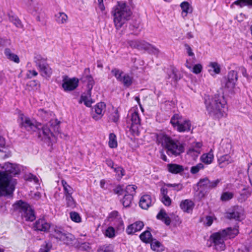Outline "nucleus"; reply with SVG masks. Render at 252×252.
Wrapping results in <instances>:
<instances>
[{"label":"nucleus","instance_id":"nucleus-34","mask_svg":"<svg viewBox=\"0 0 252 252\" xmlns=\"http://www.w3.org/2000/svg\"><path fill=\"white\" fill-rule=\"evenodd\" d=\"M113 169L115 172L116 176L118 180L121 179L125 174L124 169L120 166L116 165Z\"/></svg>","mask_w":252,"mask_h":252},{"label":"nucleus","instance_id":"nucleus-60","mask_svg":"<svg viewBox=\"0 0 252 252\" xmlns=\"http://www.w3.org/2000/svg\"><path fill=\"white\" fill-rule=\"evenodd\" d=\"M34 9H35V12L37 14V15L36 16L37 20L38 21H41L40 16H41L42 17L43 16V14H44L43 12L42 11V9L41 8H38V9H36V8L35 7Z\"/></svg>","mask_w":252,"mask_h":252},{"label":"nucleus","instance_id":"nucleus-46","mask_svg":"<svg viewBox=\"0 0 252 252\" xmlns=\"http://www.w3.org/2000/svg\"><path fill=\"white\" fill-rule=\"evenodd\" d=\"M66 206L70 208H74L76 206V203L72 195L65 197Z\"/></svg>","mask_w":252,"mask_h":252},{"label":"nucleus","instance_id":"nucleus-11","mask_svg":"<svg viewBox=\"0 0 252 252\" xmlns=\"http://www.w3.org/2000/svg\"><path fill=\"white\" fill-rule=\"evenodd\" d=\"M131 130L135 133L139 131V127L140 126V118L137 112L134 111L131 114Z\"/></svg>","mask_w":252,"mask_h":252},{"label":"nucleus","instance_id":"nucleus-22","mask_svg":"<svg viewBox=\"0 0 252 252\" xmlns=\"http://www.w3.org/2000/svg\"><path fill=\"white\" fill-rule=\"evenodd\" d=\"M143 45L144 47L143 50L147 51L149 53L153 54L157 56L159 55L160 53L159 50L154 45L148 43L146 41H145V43Z\"/></svg>","mask_w":252,"mask_h":252},{"label":"nucleus","instance_id":"nucleus-63","mask_svg":"<svg viewBox=\"0 0 252 252\" xmlns=\"http://www.w3.org/2000/svg\"><path fill=\"white\" fill-rule=\"evenodd\" d=\"M213 221V219L212 217L207 216L205 218V220L204 221V223L206 225L209 226L212 224Z\"/></svg>","mask_w":252,"mask_h":252},{"label":"nucleus","instance_id":"nucleus-43","mask_svg":"<svg viewBox=\"0 0 252 252\" xmlns=\"http://www.w3.org/2000/svg\"><path fill=\"white\" fill-rule=\"evenodd\" d=\"M150 243H151V249L154 251H159L162 249L161 243L156 240H152Z\"/></svg>","mask_w":252,"mask_h":252},{"label":"nucleus","instance_id":"nucleus-16","mask_svg":"<svg viewBox=\"0 0 252 252\" xmlns=\"http://www.w3.org/2000/svg\"><path fill=\"white\" fill-rule=\"evenodd\" d=\"M152 204V198L150 195L145 194L141 196L139 206L143 209H147Z\"/></svg>","mask_w":252,"mask_h":252},{"label":"nucleus","instance_id":"nucleus-2","mask_svg":"<svg viewBox=\"0 0 252 252\" xmlns=\"http://www.w3.org/2000/svg\"><path fill=\"white\" fill-rule=\"evenodd\" d=\"M21 167L17 164L5 162L0 164V196H6L12 193L15 189V182L11 175L19 174Z\"/></svg>","mask_w":252,"mask_h":252},{"label":"nucleus","instance_id":"nucleus-49","mask_svg":"<svg viewBox=\"0 0 252 252\" xmlns=\"http://www.w3.org/2000/svg\"><path fill=\"white\" fill-rule=\"evenodd\" d=\"M37 115L41 117L43 119L46 120L49 116H50V113L49 112L43 109H40L38 110Z\"/></svg>","mask_w":252,"mask_h":252},{"label":"nucleus","instance_id":"nucleus-62","mask_svg":"<svg viewBox=\"0 0 252 252\" xmlns=\"http://www.w3.org/2000/svg\"><path fill=\"white\" fill-rule=\"evenodd\" d=\"M220 179H217L216 180L211 182L210 181L209 184V189H212L213 188H215L220 183Z\"/></svg>","mask_w":252,"mask_h":252},{"label":"nucleus","instance_id":"nucleus-38","mask_svg":"<svg viewBox=\"0 0 252 252\" xmlns=\"http://www.w3.org/2000/svg\"><path fill=\"white\" fill-rule=\"evenodd\" d=\"M132 199V196L125 194L124 198L122 200V203L125 207H128L130 206Z\"/></svg>","mask_w":252,"mask_h":252},{"label":"nucleus","instance_id":"nucleus-58","mask_svg":"<svg viewBox=\"0 0 252 252\" xmlns=\"http://www.w3.org/2000/svg\"><path fill=\"white\" fill-rule=\"evenodd\" d=\"M51 247L50 244L45 243L40 249L39 252H48Z\"/></svg>","mask_w":252,"mask_h":252},{"label":"nucleus","instance_id":"nucleus-51","mask_svg":"<svg viewBox=\"0 0 252 252\" xmlns=\"http://www.w3.org/2000/svg\"><path fill=\"white\" fill-rule=\"evenodd\" d=\"M204 167L202 163H199L195 166H192L190 169V172L192 174H196L199 172L200 169H203Z\"/></svg>","mask_w":252,"mask_h":252},{"label":"nucleus","instance_id":"nucleus-1","mask_svg":"<svg viewBox=\"0 0 252 252\" xmlns=\"http://www.w3.org/2000/svg\"><path fill=\"white\" fill-rule=\"evenodd\" d=\"M20 126L29 132L37 131L38 137L42 140L49 141L53 135V130L55 132L58 131L59 123L50 122L49 124L42 126L37 124L34 120H32L23 114L19 116Z\"/></svg>","mask_w":252,"mask_h":252},{"label":"nucleus","instance_id":"nucleus-61","mask_svg":"<svg viewBox=\"0 0 252 252\" xmlns=\"http://www.w3.org/2000/svg\"><path fill=\"white\" fill-rule=\"evenodd\" d=\"M37 72L34 69L28 70L27 73V75L28 78L35 77L37 75Z\"/></svg>","mask_w":252,"mask_h":252},{"label":"nucleus","instance_id":"nucleus-47","mask_svg":"<svg viewBox=\"0 0 252 252\" xmlns=\"http://www.w3.org/2000/svg\"><path fill=\"white\" fill-rule=\"evenodd\" d=\"M221 147L224 153H225L226 154H230L231 151L232 146L229 142H222L221 144Z\"/></svg>","mask_w":252,"mask_h":252},{"label":"nucleus","instance_id":"nucleus-59","mask_svg":"<svg viewBox=\"0 0 252 252\" xmlns=\"http://www.w3.org/2000/svg\"><path fill=\"white\" fill-rule=\"evenodd\" d=\"M161 200L165 206H168L171 203V200L168 196L162 197Z\"/></svg>","mask_w":252,"mask_h":252},{"label":"nucleus","instance_id":"nucleus-26","mask_svg":"<svg viewBox=\"0 0 252 252\" xmlns=\"http://www.w3.org/2000/svg\"><path fill=\"white\" fill-rule=\"evenodd\" d=\"M182 10V14L183 17L187 16L188 14L191 13L192 12V7L191 5L187 1H184L180 4Z\"/></svg>","mask_w":252,"mask_h":252},{"label":"nucleus","instance_id":"nucleus-29","mask_svg":"<svg viewBox=\"0 0 252 252\" xmlns=\"http://www.w3.org/2000/svg\"><path fill=\"white\" fill-rule=\"evenodd\" d=\"M202 146V144L200 142H195L192 143L190 147H189L188 153L191 154L192 153H195L196 154L198 155L201 152V148Z\"/></svg>","mask_w":252,"mask_h":252},{"label":"nucleus","instance_id":"nucleus-45","mask_svg":"<svg viewBox=\"0 0 252 252\" xmlns=\"http://www.w3.org/2000/svg\"><path fill=\"white\" fill-rule=\"evenodd\" d=\"M234 193L232 192L225 191L221 194L220 199L222 201H227L232 199Z\"/></svg>","mask_w":252,"mask_h":252},{"label":"nucleus","instance_id":"nucleus-7","mask_svg":"<svg viewBox=\"0 0 252 252\" xmlns=\"http://www.w3.org/2000/svg\"><path fill=\"white\" fill-rule=\"evenodd\" d=\"M14 209L21 213L26 221H32L35 219L34 210L27 203L19 200L13 205Z\"/></svg>","mask_w":252,"mask_h":252},{"label":"nucleus","instance_id":"nucleus-15","mask_svg":"<svg viewBox=\"0 0 252 252\" xmlns=\"http://www.w3.org/2000/svg\"><path fill=\"white\" fill-rule=\"evenodd\" d=\"M144 226L143 222L138 221L129 225L126 228V232L128 234H132L136 232L140 231Z\"/></svg>","mask_w":252,"mask_h":252},{"label":"nucleus","instance_id":"nucleus-54","mask_svg":"<svg viewBox=\"0 0 252 252\" xmlns=\"http://www.w3.org/2000/svg\"><path fill=\"white\" fill-rule=\"evenodd\" d=\"M105 235L109 238H112L115 235V230L113 227H109L105 231Z\"/></svg>","mask_w":252,"mask_h":252},{"label":"nucleus","instance_id":"nucleus-6","mask_svg":"<svg viewBox=\"0 0 252 252\" xmlns=\"http://www.w3.org/2000/svg\"><path fill=\"white\" fill-rule=\"evenodd\" d=\"M238 233V230L237 228L228 227L213 233L210 237V240L214 244L216 250L222 251L225 249L224 241L228 239L234 238Z\"/></svg>","mask_w":252,"mask_h":252},{"label":"nucleus","instance_id":"nucleus-12","mask_svg":"<svg viewBox=\"0 0 252 252\" xmlns=\"http://www.w3.org/2000/svg\"><path fill=\"white\" fill-rule=\"evenodd\" d=\"M79 80H63L62 87L64 91H71L78 86Z\"/></svg>","mask_w":252,"mask_h":252},{"label":"nucleus","instance_id":"nucleus-4","mask_svg":"<svg viewBox=\"0 0 252 252\" xmlns=\"http://www.w3.org/2000/svg\"><path fill=\"white\" fill-rule=\"evenodd\" d=\"M157 139L158 143L166 149L167 154L170 157H176L184 152V144L178 140L164 133L158 134Z\"/></svg>","mask_w":252,"mask_h":252},{"label":"nucleus","instance_id":"nucleus-48","mask_svg":"<svg viewBox=\"0 0 252 252\" xmlns=\"http://www.w3.org/2000/svg\"><path fill=\"white\" fill-rule=\"evenodd\" d=\"M27 86L32 90H37L39 87V84L37 82L36 80H30L28 83H27Z\"/></svg>","mask_w":252,"mask_h":252},{"label":"nucleus","instance_id":"nucleus-52","mask_svg":"<svg viewBox=\"0 0 252 252\" xmlns=\"http://www.w3.org/2000/svg\"><path fill=\"white\" fill-rule=\"evenodd\" d=\"M203 69V66L201 64L197 63L195 64L190 69L192 72L195 74H199L200 73Z\"/></svg>","mask_w":252,"mask_h":252},{"label":"nucleus","instance_id":"nucleus-10","mask_svg":"<svg viewBox=\"0 0 252 252\" xmlns=\"http://www.w3.org/2000/svg\"><path fill=\"white\" fill-rule=\"evenodd\" d=\"M106 105L104 102H100L97 103L93 108L92 117L97 121L102 118L105 111Z\"/></svg>","mask_w":252,"mask_h":252},{"label":"nucleus","instance_id":"nucleus-18","mask_svg":"<svg viewBox=\"0 0 252 252\" xmlns=\"http://www.w3.org/2000/svg\"><path fill=\"white\" fill-rule=\"evenodd\" d=\"M79 103H84V104L88 107L91 106L92 104L94 103V101L92 98L91 93H83L80 97L79 100Z\"/></svg>","mask_w":252,"mask_h":252},{"label":"nucleus","instance_id":"nucleus-36","mask_svg":"<svg viewBox=\"0 0 252 252\" xmlns=\"http://www.w3.org/2000/svg\"><path fill=\"white\" fill-rule=\"evenodd\" d=\"M137 187L134 185H129L127 186L124 190L125 194L127 195H130L133 197L135 194V190Z\"/></svg>","mask_w":252,"mask_h":252},{"label":"nucleus","instance_id":"nucleus-21","mask_svg":"<svg viewBox=\"0 0 252 252\" xmlns=\"http://www.w3.org/2000/svg\"><path fill=\"white\" fill-rule=\"evenodd\" d=\"M183 119L184 118L181 115L176 114L172 117L170 120V123L173 127L178 130V127L181 125Z\"/></svg>","mask_w":252,"mask_h":252},{"label":"nucleus","instance_id":"nucleus-50","mask_svg":"<svg viewBox=\"0 0 252 252\" xmlns=\"http://www.w3.org/2000/svg\"><path fill=\"white\" fill-rule=\"evenodd\" d=\"M70 218L71 220L75 222H81V219L79 214L76 212H72L70 213Z\"/></svg>","mask_w":252,"mask_h":252},{"label":"nucleus","instance_id":"nucleus-19","mask_svg":"<svg viewBox=\"0 0 252 252\" xmlns=\"http://www.w3.org/2000/svg\"><path fill=\"white\" fill-rule=\"evenodd\" d=\"M128 46L132 48L137 49L139 50H143L145 41L139 40H128L126 41Z\"/></svg>","mask_w":252,"mask_h":252},{"label":"nucleus","instance_id":"nucleus-55","mask_svg":"<svg viewBox=\"0 0 252 252\" xmlns=\"http://www.w3.org/2000/svg\"><path fill=\"white\" fill-rule=\"evenodd\" d=\"M168 187H173L174 189L177 191H179L182 189L183 187L181 184H167L166 185Z\"/></svg>","mask_w":252,"mask_h":252},{"label":"nucleus","instance_id":"nucleus-33","mask_svg":"<svg viewBox=\"0 0 252 252\" xmlns=\"http://www.w3.org/2000/svg\"><path fill=\"white\" fill-rule=\"evenodd\" d=\"M62 184L63 188L64 193L65 196L72 195L74 190L73 189L67 184L66 182L64 180L62 181Z\"/></svg>","mask_w":252,"mask_h":252},{"label":"nucleus","instance_id":"nucleus-17","mask_svg":"<svg viewBox=\"0 0 252 252\" xmlns=\"http://www.w3.org/2000/svg\"><path fill=\"white\" fill-rule=\"evenodd\" d=\"M167 171L173 174H181L184 171L183 166L175 163H169L167 165Z\"/></svg>","mask_w":252,"mask_h":252},{"label":"nucleus","instance_id":"nucleus-40","mask_svg":"<svg viewBox=\"0 0 252 252\" xmlns=\"http://www.w3.org/2000/svg\"><path fill=\"white\" fill-rule=\"evenodd\" d=\"M235 81L236 80H224L223 84H224V87L228 89L229 91H232L235 85Z\"/></svg>","mask_w":252,"mask_h":252},{"label":"nucleus","instance_id":"nucleus-35","mask_svg":"<svg viewBox=\"0 0 252 252\" xmlns=\"http://www.w3.org/2000/svg\"><path fill=\"white\" fill-rule=\"evenodd\" d=\"M140 239L145 243H150L152 240V236L151 232L146 231L140 235Z\"/></svg>","mask_w":252,"mask_h":252},{"label":"nucleus","instance_id":"nucleus-9","mask_svg":"<svg viewBox=\"0 0 252 252\" xmlns=\"http://www.w3.org/2000/svg\"><path fill=\"white\" fill-rule=\"evenodd\" d=\"M35 63L40 74L43 77H50L52 70L47 63L46 59L38 56L35 59Z\"/></svg>","mask_w":252,"mask_h":252},{"label":"nucleus","instance_id":"nucleus-39","mask_svg":"<svg viewBox=\"0 0 252 252\" xmlns=\"http://www.w3.org/2000/svg\"><path fill=\"white\" fill-rule=\"evenodd\" d=\"M233 4L239 5L241 7L244 6L252 7V0H237L234 2Z\"/></svg>","mask_w":252,"mask_h":252},{"label":"nucleus","instance_id":"nucleus-37","mask_svg":"<svg viewBox=\"0 0 252 252\" xmlns=\"http://www.w3.org/2000/svg\"><path fill=\"white\" fill-rule=\"evenodd\" d=\"M210 180L207 178L201 179L199 182L197 183V186L199 188L201 189H209Z\"/></svg>","mask_w":252,"mask_h":252},{"label":"nucleus","instance_id":"nucleus-64","mask_svg":"<svg viewBox=\"0 0 252 252\" xmlns=\"http://www.w3.org/2000/svg\"><path fill=\"white\" fill-rule=\"evenodd\" d=\"M237 73L235 70H231L228 74V79H237Z\"/></svg>","mask_w":252,"mask_h":252},{"label":"nucleus","instance_id":"nucleus-41","mask_svg":"<svg viewBox=\"0 0 252 252\" xmlns=\"http://www.w3.org/2000/svg\"><path fill=\"white\" fill-rule=\"evenodd\" d=\"M109 146L111 148H115L117 147V141L116 140V135L111 133L109 134Z\"/></svg>","mask_w":252,"mask_h":252},{"label":"nucleus","instance_id":"nucleus-25","mask_svg":"<svg viewBox=\"0 0 252 252\" xmlns=\"http://www.w3.org/2000/svg\"><path fill=\"white\" fill-rule=\"evenodd\" d=\"M157 218L158 220H162L167 225H169L171 223L170 218L166 214V212L163 209L160 210L157 216Z\"/></svg>","mask_w":252,"mask_h":252},{"label":"nucleus","instance_id":"nucleus-44","mask_svg":"<svg viewBox=\"0 0 252 252\" xmlns=\"http://www.w3.org/2000/svg\"><path fill=\"white\" fill-rule=\"evenodd\" d=\"M242 214L237 211H234L233 212L228 213L227 217L230 219H234L237 220H239L241 219Z\"/></svg>","mask_w":252,"mask_h":252},{"label":"nucleus","instance_id":"nucleus-56","mask_svg":"<svg viewBox=\"0 0 252 252\" xmlns=\"http://www.w3.org/2000/svg\"><path fill=\"white\" fill-rule=\"evenodd\" d=\"M10 20L17 28L22 27V23L18 18L12 17L10 18Z\"/></svg>","mask_w":252,"mask_h":252},{"label":"nucleus","instance_id":"nucleus-14","mask_svg":"<svg viewBox=\"0 0 252 252\" xmlns=\"http://www.w3.org/2000/svg\"><path fill=\"white\" fill-rule=\"evenodd\" d=\"M50 227V225L44 219H40L36 221L34 224L35 230L44 232L47 231Z\"/></svg>","mask_w":252,"mask_h":252},{"label":"nucleus","instance_id":"nucleus-30","mask_svg":"<svg viewBox=\"0 0 252 252\" xmlns=\"http://www.w3.org/2000/svg\"><path fill=\"white\" fill-rule=\"evenodd\" d=\"M4 54L7 58L9 60L13 61L17 63L20 62V59L18 56L13 53L9 48H6L4 50Z\"/></svg>","mask_w":252,"mask_h":252},{"label":"nucleus","instance_id":"nucleus-57","mask_svg":"<svg viewBox=\"0 0 252 252\" xmlns=\"http://www.w3.org/2000/svg\"><path fill=\"white\" fill-rule=\"evenodd\" d=\"M110 119L114 122H117L119 119V114L117 110H115L110 117Z\"/></svg>","mask_w":252,"mask_h":252},{"label":"nucleus","instance_id":"nucleus-20","mask_svg":"<svg viewBox=\"0 0 252 252\" xmlns=\"http://www.w3.org/2000/svg\"><path fill=\"white\" fill-rule=\"evenodd\" d=\"M194 206V204L192 201L189 199H186L182 201L180 203V207L186 212H189L192 211Z\"/></svg>","mask_w":252,"mask_h":252},{"label":"nucleus","instance_id":"nucleus-8","mask_svg":"<svg viewBox=\"0 0 252 252\" xmlns=\"http://www.w3.org/2000/svg\"><path fill=\"white\" fill-rule=\"evenodd\" d=\"M53 235L57 240L66 245L72 246L76 241L75 238L73 235L66 232L61 227H55Z\"/></svg>","mask_w":252,"mask_h":252},{"label":"nucleus","instance_id":"nucleus-42","mask_svg":"<svg viewBox=\"0 0 252 252\" xmlns=\"http://www.w3.org/2000/svg\"><path fill=\"white\" fill-rule=\"evenodd\" d=\"M95 82L94 80H85L84 81V86L87 90L86 93H91V90L94 86Z\"/></svg>","mask_w":252,"mask_h":252},{"label":"nucleus","instance_id":"nucleus-31","mask_svg":"<svg viewBox=\"0 0 252 252\" xmlns=\"http://www.w3.org/2000/svg\"><path fill=\"white\" fill-rule=\"evenodd\" d=\"M56 20L59 24H66L68 21V16L64 12H59L55 15Z\"/></svg>","mask_w":252,"mask_h":252},{"label":"nucleus","instance_id":"nucleus-32","mask_svg":"<svg viewBox=\"0 0 252 252\" xmlns=\"http://www.w3.org/2000/svg\"><path fill=\"white\" fill-rule=\"evenodd\" d=\"M233 160V158L229 154H225V155L221 156L218 159L220 164H228L229 163H231Z\"/></svg>","mask_w":252,"mask_h":252},{"label":"nucleus","instance_id":"nucleus-53","mask_svg":"<svg viewBox=\"0 0 252 252\" xmlns=\"http://www.w3.org/2000/svg\"><path fill=\"white\" fill-rule=\"evenodd\" d=\"M97 252H113V249L109 246H103L98 249Z\"/></svg>","mask_w":252,"mask_h":252},{"label":"nucleus","instance_id":"nucleus-13","mask_svg":"<svg viewBox=\"0 0 252 252\" xmlns=\"http://www.w3.org/2000/svg\"><path fill=\"white\" fill-rule=\"evenodd\" d=\"M208 71L212 76L219 74L221 72V66L217 62H210L207 65Z\"/></svg>","mask_w":252,"mask_h":252},{"label":"nucleus","instance_id":"nucleus-3","mask_svg":"<svg viewBox=\"0 0 252 252\" xmlns=\"http://www.w3.org/2000/svg\"><path fill=\"white\" fill-rule=\"evenodd\" d=\"M226 103L222 91L218 92L211 98L209 96H206L205 98V104L207 112L210 115L217 118L224 116Z\"/></svg>","mask_w":252,"mask_h":252},{"label":"nucleus","instance_id":"nucleus-24","mask_svg":"<svg viewBox=\"0 0 252 252\" xmlns=\"http://www.w3.org/2000/svg\"><path fill=\"white\" fill-rule=\"evenodd\" d=\"M111 72L112 77H115L116 79H128L129 77L128 74L118 68H113Z\"/></svg>","mask_w":252,"mask_h":252},{"label":"nucleus","instance_id":"nucleus-28","mask_svg":"<svg viewBox=\"0 0 252 252\" xmlns=\"http://www.w3.org/2000/svg\"><path fill=\"white\" fill-rule=\"evenodd\" d=\"M202 162L206 164H211L214 159V154L212 150L209 153L203 154L200 158Z\"/></svg>","mask_w":252,"mask_h":252},{"label":"nucleus","instance_id":"nucleus-5","mask_svg":"<svg viewBox=\"0 0 252 252\" xmlns=\"http://www.w3.org/2000/svg\"><path fill=\"white\" fill-rule=\"evenodd\" d=\"M113 22L116 29L119 30L129 21L132 15L131 6L125 1H118L112 12Z\"/></svg>","mask_w":252,"mask_h":252},{"label":"nucleus","instance_id":"nucleus-23","mask_svg":"<svg viewBox=\"0 0 252 252\" xmlns=\"http://www.w3.org/2000/svg\"><path fill=\"white\" fill-rule=\"evenodd\" d=\"M181 125L178 127V131L180 132H184L189 131L190 130L191 123L189 120L184 118Z\"/></svg>","mask_w":252,"mask_h":252},{"label":"nucleus","instance_id":"nucleus-27","mask_svg":"<svg viewBox=\"0 0 252 252\" xmlns=\"http://www.w3.org/2000/svg\"><path fill=\"white\" fill-rule=\"evenodd\" d=\"M251 191L248 188H243L240 193V195L238 197L239 202L243 203L245 202L247 198L251 195Z\"/></svg>","mask_w":252,"mask_h":252}]
</instances>
